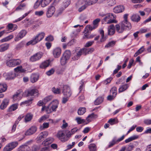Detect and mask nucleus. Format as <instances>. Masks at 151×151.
Listing matches in <instances>:
<instances>
[{
    "instance_id": "f257e3e1",
    "label": "nucleus",
    "mask_w": 151,
    "mask_h": 151,
    "mask_svg": "<svg viewBox=\"0 0 151 151\" xmlns=\"http://www.w3.org/2000/svg\"><path fill=\"white\" fill-rule=\"evenodd\" d=\"M116 31L119 33H122L124 30H129L132 28L131 23L127 21H123L120 24V27L118 24L115 26Z\"/></svg>"
},
{
    "instance_id": "f03ea898",
    "label": "nucleus",
    "mask_w": 151,
    "mask_h": 151,
    "mask_svg": "<svg viewBox=\"0 0 151 151\" xmlns=\"http://www.w3.org/2000/svg\"><path fill=\"white\" fill-rule=\"evenodd\" d=\"M45 33L44 32H41L37 35L34 37L32 40L28 42L27 43V45H34L40 42L44 37Z\"/></svg>"
},
{
    "instance_id": "7ed1b4c3",
    "label": "nucleus",
    "mask_w": 151,
    "mask_h": 151,
    "mask_svg": "<svg viewBox=\"0 0 151 151\" xmlns=\"http://www.w3.org/2000/svg\"><path fill=\"white\" fill-rule=\"evenodd\" d=\"M71 55V52L69 50H66L60 58V63L62 65H64L68 62Z\"/></svg>"
},
{
    "instance_id": "20e7f679",
    "label": "nucleus",
    "mask_w": 151,
    "mask_h": 151,
    "mask_svg": "<svg viewBox=\"0 0 151 151\" xmlns=\"http://www.w3.org/2000/svg\"><path fill=\"white\" fill-rule=\"evenodd\" d=\"M116 16L112 14L109 13L105 15L104 20L105 21L106 24H110L117 22L115 20Z\"/></svg>"
},
{
    "instance_id": "39448f33",
    "label": "nucleus",
    "mask_w": 151,
    "mask_h": 151,
    "mask_svg": "<svg viewBox=\"0 0 151 151\" xmlns=\"http://www.w3.org/2000/svg\"><path fill=\"white\" fill-rule=\"evenodd\" d=\"M43 53L41 52H39L31 56L29 58V60L31 62H35L40 60L42 57Z\"/></svg>"
},
{
    "instance_id": "423d86ee",
    "label": "nucleus",
    "mask_w": 151,
    "mask_h": 151,
    "mask_svg": "<svg viewBox=\"0 0 151 151\" xmlns=\"http://www.w3.org/2000/svg\"><path fill=\"white\" fill-rule=\"evenodd\" d=\"M18 145V143L17 141L10 142L4 148L3 151H11L17 147Z\"/></svg>"
},
{
    "instance_id": "0eeeda50",
    "label": "nucleus",
    "mask_w": 151,
    "mask_h": 151,
    "mask_svg": "<svg viewBox=\"0 0 151 151\" xmlns=\"http://www.w3.org/2000/svg\"><path fill=\"white\" fill-rule=\"evenodd\" d=\"M62 93L65 97H70L72 94V91L69 86L67 85H64Z\"/></svg>"
},
{
    "instance_id": "6e6552de",
    "label": "nucleus",
    "mask_w": 151,
    "mask_h": 151,
    "mask_svg": "<svg viewBox=\"0 0 151 151\" xmlns=\"http://www.w3.org/2000/svg\"><path fill=\"white\" fill-rule=\"evenodd\" d=\"M55 11V7L51 5L47 8L46 13V16L47 18L51 17L54 14Z\"/></svg>"
},
{
    "instance_id": "1a4fd4ad",
    "label": "nucleus",
    "mask_w": 151,
    "mask_h": 151,
    "mask_svg": "<svg viewBox=\"0 0 151 151\" xmlns=\"http://www.w3.org/2000/svg\"><path fill=\"white\" fill-rule=\"evenodd\" d=\"M3 76L6 80L12 79L16 76V74L13 72L5 73L3 74Z\"/></svg>"
},
{
    "instance_id": "9d476101",
    "label": "nucleus",
    "mask_w": 151,
    "mask_h": 151,
    "mask_svg": "<svg viewBox=\"0 0 151 151\" xmlns=\"http://www.w3.org/2000/svg\"><path fill=\"white\" fill-rule=\"evenodd\" d=\"M27 33L26 31L25 30H21L14 38V41H18L22 39L25 36Z\"/></svg>"
},
{
    "instance_id": "9b49d317",
    "label": "nucleus",
    "mask_w": 151,
    "mask_h": 151,
    "mask_svg": "<svg viewBox=\"0 0 151 151\" xmlns=\"http://www.w3.org/2000/svg\"><path fill=\"white\" fill-rule=\"evenodd\" d=\"M124 136H125L123 135L121 138L117 139H116V137H114L112 141L109 142L108 146L109 147H112L115 144H117L120 141L124 139Z\"/></svg>"
},
{
    "instance_id": "f8f14e48",
    "label": "nucleus",
    "mask_w": 151,
    "mask_h": 151,
    "mask_svg": "<svg viewBox=\"0 0 151 151\" xmlns=\"http://www.w3.org/2000/svg\"><path fill=\"white\" fill-rule=\"evenodd\" d=\"M61 53V49L59 47L55 48L52 51L54 57L55 58H58L60 55Z\"/></svg>"
},
{
    "instance_id": "ddd939ff",
    "label": "nucleus",
    "mask_w": 151,
    "mask_h": 151,
    "mask_svg": "<svg viewBox=\"0 0 151 151\" xmlns=\"http://www.w3.org/2000/svg\"><path fill=\"white\" fill-rule=\"evenodd\" d=\"M83 50L80 49L79 51L76 52H74L73 53V55L72 58L73 60H76L79 58L82 54Z\"/></svg>"
},
{
    "instance_id": "4468645a",
    "label": "nucleus",
    "mask_w": 151,
    "mask_h": 151,
    "mask_svg": "<svg viewBox=\"0 0 151 151\" xmlns=\"http://www.w3.org/2000/svg\"><path fill=\"white\" fill-rule=\"evenodd\" d=\"M58 101L57 100L52 101L49 104L50 107L51 108L53 111H55L58 107Z\"/></svg>"
},
{
    "instance_id": "2eb2a0df",
    "label": "nucleus",
    "mask_w": 151,
    "mask_h": 151,
    "mask_svg": "<svg viewBox=\"0 0 151 151\" xmlns=\"http://www.w3.org/2000/svg\"><path fill=\"white\" fill-rule=\"evenodd\" d=\"M22 96V94L20 92H16L12 97L13 101V102L18 101L21 99Z\"/></svg>"
},
{
    "instance_id": "dca6fc26",
    "label": "nucleus",
    "mask_w": 151,
    "mask_h": 151,
    "mask_svg": "<svg viewBox=\"0 0 151 151\" xmlns=\"http://www.w3.org/2000/svg\"><path fill=\"white\" fill-rule=\"evenodd\" d=\"M27 96H33L34 95L37 96L38 91L36 89H31L28 90L27 91Z\"/></svg>"
},
{
    "instance_id": "f3484780",
    "label": "nucleus",
    "mask_w": 151,
    "mask_h": 151,
    "mask_svg": "<svg viewBox=\"0 0 151 151\" xmlns=\"http://www.w3.org/2000/svg\"><path fill=\"white\" fill-rule=\"evenodd\" d=\"M37 130V128L36 127H32L26 131L25 133L26 135H30L34 134Z\"/></svg>"
},
{
    "instance_id": "a211bd4d",
    "label": "nucleus",
    "mask_w": 151,
    "mask_h": 151,
    "mask_svg": "<svg viewBox=\"0 0 151 151\" xmlns=\"http://www.w3.org/2000/svg\"><path fill=\"white\" fill-rule=\"evenodd\" d=\"M9 100L8 99H5L2 101L1 105L0 108L1 110H4L6 108L9 104Z\"/></svg>"
},
{
    "instance_id": "6ab92c4d",
    "label": "nucleus",
    "mask_w": 151,
    "mask_h": 151,
    "mask_svg": "<svg viewBox=\"0 0 151 151\" xmlns=\"http://www.w3.org/2000/svg\"><path fill=\"white\" fill-rule=\"evenodd\" d=\"M98 0H79V3H81L83 1L87 6H90L96 3Z\"/></svg>"
},
{
    "instance_id": "aec40b11",
    "label": "nucleus",
    "mask_w": 151,
    "mask_h": 151,
    "mask_svg": "<svg viewBox=\"0 0 151 151\" xmlns=\"http://www.w3.org/2000/svg\"><path fill=\"white\" fill-rule=\"evenodd\" d=\"M54 139L52 137H49L46 139L42 142V144L45 146H47L52 143Z\"/></svg>"
},
{
    "instance_id": "412c9836",
    "label": "nucleus",
    "mask_w": 151,
    "mask_h": 151,
    "mask_svg": "<svg viewBox=\"0 0 151 151\" xmlns=\"http://www.w3.org/2000/svg\"><path fill=\"white\" fill-rule=\"evenodd\" d=\"M124 9V8L123 6H118L115 7L113 9L114 12L116 13L122 12Z\"/></svg>"
},
{
    "instance_id": "4be33fe9",
    "label": "nucleus",
    "mask_w": 151,
    "mask_h": 151,
    "mask_svg": "<svg viewBox=\"0 0 151 151\" xmlns=\"http://www.w3.org/2000/svg\"><path fill=\"white\" fill-rule=\"evenodd\" d=\"M108 34L109 35H113L115 32V30L114 25L111 24L110 25L108 28Z\"/></svg>"
},
{
    "instance_id": "5701e85b",
    "label": "nucleus",
    "mask_w": 151,
    "mask_h": 151,
    "mask_svg": "<svg viewBox=\"0 0 151 151\" xmlns=\"http://www.w3.org/2000/svg\"><path fill=\"white\" fill-rule=\"evenodd\" d=\"M48 134V132L44 131L41 133L37 137V141H40L43 138L47 137Z\"/></svg>"
},
{
    "instance_id": "b1692460",
    "label": "nucleus",
    "mask_w": 151,
    "mask_h": 151,
    "mask_svg": "<svg viewBox=\"0 0 151 151\" xmlns=\"http://www.w3.org/2000/svg\"><path fill=\"white\" fill-rule=\"evenodd\" d=\"M9 46V44L5 43L0 45V52H4L7 50Z\"/></svg>"
},
{
    "instance_id": "393cba45",
    "label": "nucleus",
    "mask_w": 151,
    "mask_h": 151,
    "mask_svg": "<svg viewBox=\"0 0 151 151\" xmlns=\"http://www.w3.org/2000/svg\"><path fill=\"white\" fill-rule=\"evenodd\" d=\"M141 18L138 14H133L131 17V20L133 22H138L140 20Z\"/></svg>"
},
{
    "instance_id": "a878e982",
    "label": "nucleus",
    "mask_w": 151,
    "mask_h": 151,
    "mask_svg": "<svg viewBox=\"0 0 151 151\" xmlns=\"http://www.w3.org/2000/svg\"><path fill=\"white\" fill-rule=\"evenodd\" d=\"M50 64V61L46 60L42 62L40 65L39 67L41 69H45L48 67Z\"/></svg>"
},
{
    "instance_id": "bb28decb",
    "label": "nucleus",
    "mask_w": 151,
    "mask_h": 151,
    "mask_svg": "<svg viewBox=\"0 0 151 151\" xmlns=\"http://www.w3.org/2000/svg\"><path fill=\"white\" fill-rule=\"evenodd\" d=\"M38 75L36 74H32L30 78V81L32 83L36 82L38 79Z\"/></svg>"
},
{
    "instance_id": "cd10ccee",
    "label": "nucleus",
    "mask_w": 151,
    "mask_h": 151,
    "mask_svg": "<svg viewBox=\"0 0 151 151\" xmlns=\"http://www.w3.org/2000/svg\"><path fill=\"white\" fill-rule=\"evenodd\" d=\"M97 116L96 114L93 113L89 115L86 118V121L88 122L87 123L91 122L93 119L97 118Z\"/></svg>"
},
{
    "instance_id": "c85d7f7f",
    "label": "nucleus",
    "mask_w": 151,
    "mask_h": 151,
    "mask_svg": "<svg viewBox=\"0 0 151 151\" xmlns=\"http://www.w3.org/2000/svg\"><path fill=\"white\" fill-rule=\"evenodd\" d=\"M52 0H39L40 4L42 7H44L47 5Z\"/></svg>"
},
{
    "instance_id": "c756f323",
    "label": "nucleus",
    "mask_w": 151,
    "mask_h": 151,
    "mask_svg": "<svg viewBox=\"0 0 151 151\" xmlns=\"http://www.w3.org/2000/svg\"><path fill=\"white\" fill-rule=\"evenodd\" d=\"M129 85L128 84H125L121 86L119 89V92H122L126 90L129 87Z\"/></svg>"
},
{
    "instance_id": "7c9ffc66",
    "label": "nucleus",
    "mask_w": 151,
    "mask_h": 151,
    "mask_svg": "<svg viewBox=\"0 0 151 151\" xmlns=\"http://www.w3.org/2000/svg\"><path fill=\"white\" fill-rule=\"evenodd\" d=\"M18 103H15L12 105L9 108L8 111L9 112H12L18 108Z\"/></svg>"
},
{
    "instance_id": "2f4dec72",
    "label": "nucleus",
    "mask_w": 151,
    "mask_h": 151,
    "mask_svg": "<svg viewBox=\"0 0 151 151\" xmlns=\"http://www.w3.org/2000/svg\"><path fill=\"white\" fill-rule=\"evenodd\" d=\"M65 136L64 134L62 131H59L57 134V137H58L61 139L62 141L65 142L67 140V139H62L63 137H64Z\"/></svg>"
},
{
    "instance_id": "473e14b6",
    "label": "nucleus",
    "mask_w": 151,
    "mask_h": 151,
    "mask_svg": "<svg viewBox=\"0 0 151 151\" xmlns=\"http://www.w3.org/2000/svg\"><path fill=\"white\" fill-rule=\"evenodd\" d=\"M45 110L47 113L49 114L53 111L52 109L50 107V104L47 107L44 106L43 107L42 109L41 110L42 111H43Z\"/></svg>"
},
{
    "instance_id": "72a5a7b5",
    "label": "nucleus",
    "mask_w": 151,
    "mask_h": 151,
    "mask_svg": "<svg viewBox=\"0 0 151 151\" xmlns=\"http://www.w3.org/2000/svg\"><path fill=\"white\" fill-rule=\"evenodd\" d=\"M88 148L90 151H97L96 145L94 143H91L88 145Z\"/></svg>"
},
{
    "instance_id": "f704fd0d",
    "label": "nucleus",
    "mask_w": 151,
    "mask_h": 151,
    "mask_svg": "<svg viewBox=\"0 0 151 151\" xmlns=\"http://www.w3.org/2000/svg\"><path fill=\"white\" fill-rule=\"evenodd\" d=\"M14 37V36L12 35H10L6 37H4L0 40L1 42H7L9 41Z\"/></svg>"
},
{
    "instance_id": "c9c22d12",
    "label": "nucleus",
    "mask_w": 151,
    "mask_h": 151,
    "mask_svg": "<svg viewBox=\"0 0 151 151\" xmlns=\"http://www.w3.org/2000/svg\"><path fill=\"white\" fill-rule=\"evenodd\" d=\"M7 88V86L6 84L0 83V93L5 92Z\"/></svg>"
},
{
    "instance_id": "e433bc0d",
    "label": "nucleus",
    "mask_w": 151,
    "mask_h": 151,
    "mask_svg": "<svg viewBox=\"0 0 151 151\" xmlns=\"http://www.w3.org/2000/svg\"><path fill=\"white\" fill-rule=\"evenodd\" d=\"M118 122V120L117 118L110 119L109 120L108 122V123H109L111 125L117 124Z\"/></svg>"
},
{
    "instance_id": "4c0bfd02",
    "label": "nucleus",
    "mask_w": 151,
    "mask_h": 151,
    "mask_svg": "<svg viewBox=\"0 0 151 151\" xmlns=\"http://www.w3.org/2000/svg\"><path fill=\"white\" fill-rule=\"evenodd\" d=\"M138 137L139 136L138 135H134L126 139L125 141V142L126 143H127L132 140H134L136 139H137L138 138Z\"/></svg>"
},
{
    "instance_id": "58836bf2",
    "label": "nucleus",
    "mask_w": 151,
    "mask_h": 151,
    "mask_svg": "<svg viewBox=\"0 0 151 151\" xmlns=\"http://www.w3.org/2000/svg\"><path fill=\"white\" fill-rule=\"evenodd\" d=\"M81 50H83V52H84L85 54H90L93 52L94 50V49L93 48L88 49H83Z\"/></svg>"
},
{
    "instance_id": "ea45409f",
    "label": "nucleus",
    "mask_w": 151,
    "mask_h": 151,
    "mask_svg": "<svg viewBox=\"0 0 151 151\" xmlns=\"http://www.w3.org/2000/svg\"><path fill=\"white\" fill-rule=\"evenodd\" d=\"M29 148V147L26 145H22L19 147L17 149V151H29L26 150Z\"/></svg>"
},
{
    "instance_id": "a19ab883",
    "label": "nucleus",
    "mask_w": 151,
    "mask_h": 151,
    "mask_svg": "<svg viewBox=\"0 0 151 151\" xmlns=\"http://www.w3.org/2000/svg\"><path fill=\"white\" fill-rule=\"evenodd\" d=\"M134 147L133 144L131 143L126 147L125 149L126 151H131L133 150Z\"/></svg>"
},
{
    "instance_id": "79ce46f5",
    "label": "nucleus",
    "mask_w": 151,
    "mask_h": 151,
    "mask_svg": "<svg viewBox=\"0 0 151 151\" xmlns=\"http://www.w3.org/2000/svg\"><path fill=\"white\" fill-rule=\"evenodd\" d=\"M110 93L114 96H116L117 94V88L116 87H113L111 88Z\"/></svg>"
},
{
    "instance_id": "37998d69",
    "label": "nucleus",
    "mask_w": 151,
    "mask_h": 151,
    "mask_svg": "<svg viewBox=\"0 0 151 151\" xmlns=\"http://www.w3.org/2000/svg\"><path fill=\"white\" fill-rule=\"evenodd\" d=\"M32 101V99H29L22 102L20 103V105L22 106L24 105H29L31 104Z\"/></svg>"
},
{
    "instance_id": "c03bdc74",
    "label": "nucleus",
    "mask_w": 151,
    "mask_h": 151,
    "mask_svg": "<svg viewBox=\"0 0 151 151\" xmlns=\"http://www.w3.org/2000/svg\"><path fill=\"white\" fill-rule=\"evenodd\" d=\"M86 111V109L85 108H80L78 111V113L79 115L83 114Z\"/></svg>"
},
{
    "instance_id": "a18cd8bd",
    "label": "nucleus",
    "mask_w": 151,
    "mask_h": 151,
    "mask_svg": "<svg viewBox=\"0 0 151 151\" xmlns=\"http://www.w3.org/2000/svg\"><path fill=\"white\" fill-rule=\"evenodd\" d=\"M52 91L55 94H60L61 93V90L58 88L53 87L52 88Z\"/></svg>"
},
{
    "instance_id": "49530a36",
    "label": "nucleus",
    "mask_w": 151,
    "mask_h": 151,
    "mask_svg": "<svg viewBox=\"0 0 151 151\" xmlns=\"http://www.w3.org/2000/svg\"><path fill=\"white\" fill-rule=\"evenodd\" d=\"M103 101V98L102 97L98 98L94 102V104L96 105H98L101 103Z\"/></svg>"
},
{
    "instance_id": "de8ad7c7",
    "label": "nucleus",
    "mask_w": 151,
    "mask_h": 151,
    "mask_svg": "<svg viewBox=\"0 0 151 151\" xmlns=\"http://www.w3.org/2000/svg\"><path fill=\"white\" fill-rule=\"evenodd\" d=\"M32 115L30 114H27L25 117V120L26 122L30 121L32 119Z\"/></svg>"
},
{
    "instance_id": "09e8293b",
    "label": "nucleus",
    "mask_w": 151,
    "mask_h": 151,
    "mask_svg": "<svg viewBox=\"0 0 151 151\" xmlns=\"http://www.w3.org/2000/svg\"><path fill=\"white\" fill-rule=\"evenodd\" d=\"M14 70L15 72H18L19 71L22 73L24 72L25 71V70L22 68V66H21L17 67L14 69Z\"/></svg>"
},
{
    "instance_id": "8fccbe9b",
    "label": "nucleus",
    "mask_w": 151,
    "mask_h": 151,
    "mask_svg": "<svg viewBox=\"0 0 151 151\" xmlns=\"http://www.w3.org/2000/svg\"><path fill=\"white\" fill-rule=\"evenodd\" d=\"M144 47L142 46L135 53L134 55V57H137V55L142 53L144 51Z\"/></svg>"
},
{
    "instance_id": "3c124183",
    "label": "nucleus",
    "mask_w": 151,
    "mask_h": 151,
    "mask_svg": "<svg viewBox=\"0 0 151 151\" xmlns=\"http://www.w3.org/2000/svg\"><path fill=\"white\" fill-rule=\"evenodd\" d=\"M75 120L77 121L78 124L84 123L86 121L85 119H82L80 117H76V118Z\"/></svg>"
},
{
    "instance_id": "603ef678",
    "label": "nucleus",
    "mask_w": 151,
    "mask_h": 151,
    "mask_svg": "<svg viewBox=\"0 0 151 151\" xmlns=\"http://www.w3.org/2000/svg\"><path fill=\"white\" fill-rule=\"evenodd\" d=\"M49 126V123L47 122L44 123L40 127V129L41 130H43L47 128Z\"/></svg>"
},
{
    "instance_id": "864d4df0",
    "label": "nucleus",
    "mask_w": 151,
    "mask_h": 151,
    "mask_svg": "<svg viewBox=\"0 0 151 151\" xmlns=\"http://www.w3.org/2000/svg\"><path fill=\"white\" fill-rule=\"evenodd\" d=\"M7 66L9 67H14V63H13V59L7 61L6 63Z\"/></svg>"
},
{
    "instance_id": "5fc2aeb1",
    "label": "nucleus",
    "mask_w": 151,
    "mask_h": 151,
    "mask_svg": "<svg viewBox=\"0 0 151 151\" xmlns=\"http://www.w3.org/2000/svg\"><path fill=\"white\" fill-rule=\"evenodd\" d=\"M13 60L14 63V67L20 64L21 63V60L19 59H13Z\"/></svg>"
},
{
    "instance_id": "6e6d98bb",
    "label": "nucleus",
    "mask_w": 151,
    "mask_h": 151,
    "mask_svg": "<svg viewBox=\"0 0 151 151\" xmlns=\"http://www.w3.org/2000/svg\"><path fill=\"white\" fill-rule=\"evenodd\" d=\"M101 35V42H103L105 40V37H104V32L102 29L100 30L99 31Z\"/></svg>"
},
{
    "instance_id": "4d7b16f0",
    "label": "nucleus",
    "mask_w": 151,
    "mask_h": 151,
    "mask_svg": "<svg viewBox=\"0 0 151 151\" xmlns=\"http://www.w3.org/2000/svg\"><path fill=\"white\" fill-rule=\"evenodd\" d=\"M52 96H49L45 98L43 100V102L45 103H46L50 101L52 99Z\"/></svg>"
},
{
    "instance_id": "13d9d810",
    "label": "nucleus",
    "mask_w": 151,
    "mask_h": 151,
    "mask_svg": "<svg viewBox=\"0 0 151 151\" xmlns=\"http://www.w3.org/2000/svg\"><path fill=\"white\" fill-rule=\"evenodd\" d=\"M55 70L54 69L52 68L50 70L46 72V74L48 76H50L53 74L55 72Z\"/></svg>"
},
{
    "instance_id": "bf43d9fd",
    "label": "nucleus",
    "mask_w": 151,
    "mask_h": 151,
    "mask_svg": "<svg viewBox=\"0 0 151 151\" xmlns=\"http://www.w3.org/2000/svg\"><path fill=\"white\" fill-rule=\"evenodd\" d=\"M87 28V30L89 31H91L93 29H95L96 28H97L96 26V25H93L92 26H87L86 27Z\"/></svg>"
},
{
    "instance_id": "052dcab7",
    "label": "nucleus",
    "mask_w": 151,
    "mask_h": 151,
    "mask_svg": "<svg viewBox=\"0 0 151 151\" xmlns=\"http://www.w3.org/2000/svg\"><path fill=\"white\" fill-rule=\"evenodd\" d=\"M44 14V12L43 11H36L35 12V15L38 16H41L42 15Z\"/></svg>"
},
{
    "instance_id": "680f3d73",
    "label": "nucleus",
    "mask_w": 151,
    "mask_h": 151,
    "mask_svg": "<svg viewBox=\"0 0 151 151\" xmlns=\"http://www.w3.org/2000/svg\"><path fill=\"white\" fill-rule=\"evenodd\" d=\"M108 2V5L111 6L115 5L116 3V1L115 0H109Z\"/></svg>"
},
{
    "instance_id": "e2e57ef3",
    "label": "nucleus",
    "mask_w": 151,
    "mask_h": 151,
    "mask_svg": "<svg viewBox=\"0 0 151 151\" xmlns=\"http://www.w3.org/2000/svg\"><path fill=\"white\" fill-rule=\"evenodd\" d=\"M115 42L113 41L109 42L107 44L105 47H109L113 46L115 44Z\"/></svg>"
},
{
    "instance_id": "0e129e2a",
    "label": "nucleus",
    "mask_w": 151,
    "mask_h": 151,
    "mask_svg": "<svg viewBox=\"0 0 151 151\" xmlns=\"http://www.w3.org/2000/svg\"><path fill=\"white\" fill-rule=\"evenodd\" d=\"M87 6V5L85 4L78 9V11L80 12H81L86 8Z\"/></svg>"
},
{
    "instance_id": "69168bd1",
    "label": "nucleus",
    "mask_w": 151,
    "mask_h": 151,
    "mask_svg": "<svg viewBox=\"0 0 151 151\" xmlns=\"http://www.w3.org/2000/svg\"><path fill=\"white\" fill-rule=\"evenodd\" d=\"M100 21V19H97L94 20L93 22V24L94 25H96V27H98V24Z\"/></svg>"
},
{
    "instance_id": "338daca9",
    "label": "nucleus",
    "mask_w": 151,
    "mask_h": 151,
    "mask_svg": "<svg viewBox=\"0 0 151 151\" xmlns=\"http://www.w3.org/2000/svg\"><path fill=\"white\" fill-rule=\"evenodd\" d=\"M93 41L88 42L86 43L85 45V47H88L91 46L93 44Z\"/></svg>"
},
{
    "instance_id": "774afa93",
    "label": "nucleus",
    "mask_w": 151,
    "mask_h": 151,
    "mask_svg": "<svg viewBox=\"0 0 151 151\" xmlns=\"http://www.w3.org/2000/svg\"><path fill=\"white\" fill-rule=\"evenodd\" d=\"M54 39L52 36L51 35L47 37L45 39L46 41H52Z\"/></svg>"
}]
</instances>
